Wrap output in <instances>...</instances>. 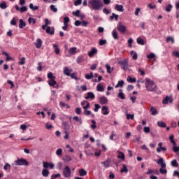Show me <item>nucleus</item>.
I'll return each mask as SVG.
<instances>
[{
	"label": "nucleus",
	"instance_id": "c756f323",
	"mask_svg": "<svg viewBox=\"0 0 179 179\" xmlns=\"http://www.w3.org/2000/svg\"><path fill=\"white\" fill-rule=\"evenodd\" d=\"M2 55H5L6 57V61H11V59H13V57L9 56V54L6 52H2Z\"/></svg>",
	"mask_w": 179,
	"mask_h": 179
},
{
	"label": "nucleus",
	"instance_id": "f704fd0d",
	"mask_svg": "<svg viewBox=\"0 0 179 179\" xmlns=\"http://www.w3.org/2000/svg\"><path fill=\"white\" fill-rule=\"evenodd\" d=\"M157 125H158V127H160L161 128H166V123H164L163 121H158Z\"/></svg>",
	"mask_w": 179,
	"mask_h": 179
},
{
	"label": "nucleus",
	"instance_id": "69168bd1",
	"mask_svg": "<svg viewBox=\"0 0 179 179\" xmlns=\"http://www.w3.org/2000/svg\"><path fill=\"white\" fill-rule=\"evenodd\" d=\"M135 117V115L134 114L131 115V114H127V120H134V117Z\"/></svg>",
	"mask_w": 179,
	"mask_h": 179
},
{
	"label": "nucleus",
	"instance_id": "dca6fc26",
	"mask_svg": "<svg viewBox=\"0 0 179 179\" xmlns=\"http://www.w3.org/2000/svg\"><path fill=\"white\" fill-rule=\"evenodd\" d=\"M115 10H117V12H124V6L122 5L117 4L115 6Z\"/></svg>",
	"mask_w": 179,
	"mask_h": 179
},
{
	"label": "nucleus",
	"instance_id": "a878e982",
	"mask_svg": "<svg viewBox=\"0 0 179 179\" xmlns=\"http://www.w3.org/2000/svg\"><path fill=\"white\" fill-rule=\"evenodd\" d=\"M152 115H156V114H158L157 109L155 107L152 106L150 110Z\"/></svg>",
	"mask_w": 179,
	"mask_h": 179
},
{
	"label": "nucleus",
	"instance_id": "b1692460",
	"mask_svg": "<svg viewBox=\"0 0 179 179\" xmlns=\"http://www.w3.org/2000/svg\"><path fill=\"white\" fill-rule=\"evenodd\" d=\"M118 156L117 158L118 159H121L122 160H125V155L124 154V152L118 151Z\"/></svg>",
	"mask_w": 179,
	"mask_h": 179
},
{
	"label": "nucleus",
	"instance_id": "f257e3e1",
	"mask_svg": "<svg viewBox=\"0 0 179 179\" xmlns=\"http://www.w3.org/2000/svg\"><path fill=\"white\" fill-rule=\"evenodd\" d=\"M103 6V1L101 0H90L88 1V8L94 10H101Z\"/></svg>",
	"mask_w": 179,
	"mask_h": 179
},
{
	"label": "nucleus",
	"instance_id": "864d4df0",
	"mask_svg": "<svg viewBox=\"0 0 179 179\" xmlns=\"http://www.w3.org/2000/svg\"><path fill=\"white\" fill-rule=\"evenodd\" d=\"M105 44H107V40L106 39L99 40V45H104Z\"/></svg>",
	"mask_w": 179,
	"mask_h": 179
},
{
	"label": "nucleus",
	"instance_id": "6e6552de",
	"mask_svg": "<svg viewBox=\"0 0 179 179\" xmlns=\"http://www.w3.org/2000/svg\"><path fill=\"white\" fill-rule=\"evenodd\" d=\"M118 64L121 65L124 71H127V69H128V61H127L126 59L119 61Z\"/></svg>",
	"mask_w": 179,
	"mask_h": 179
},
{
	"label": "nucleus",
	"instance_id": "09e8293b",
	"mask_svg": "<svg viewBox=\"0 0 179 179\" xmlns=\"http://www.w3.org/2000/svg\"><path fill=\"white\" fill-rule=\"evenodd\" d=\"M73 120L74 121H78V122H80V124H83L82 119H79V117H78V116H74L73 117Z\"/></svg>",
	"mask_w": 179,
	"mask_h": 179
},
{
	"label": "nucleus",
	"instance_id": "bb28decb",
	"mask_svg": "<svg viewBox=\"0 0 179 179\" xmlns=\"http://www.w3.org/2000/svg\"><path fill=\"white\" fill-rule=\"evenodd\" d=\"M45 31H46V33L48 34H50L51 36H54V29H52V31H51V27H47V28H46V30H45Z\"/></svg>",
	"mask_w": 179,
	"mask_h": 179
},
{
	"label": "nucleus",
	"instance_id": "aec40b11",
	"mask_svg": "<svg viewBox=\"0 0 179 179\" xmlns=\"http://www.w3.org/2000/svg\"><path fill=\"white\" fill-rule=\"evenodd\" d=\"M42 176L43 177H48L50 176V171L47 169H44L42 170Z\"/></svg>",
	"mask_w": 179,
	"mask_h": 179
},
{
	"label": "nucleus",
	"instance_id": "c85d7f7f",
	"mask_svg": "<svg viewBox=\"0 0 179 179\" xmlns=\"http://www.w3.org/2000/svg\"><path fill=\"white\" fill-rule=\"evenodd\" d=\"M106 68L108 73H111L114 71V68H111L109 64H106Z\"/></svg>",
	"mask_w": 179,
	"mask_h": 179
},
{
	"label": "nucleus",
	"instance_id": "f8f14e48",
	"mask_svg": "<svg viewBox=\"0 0 179 179\" xmlns=\"http://www.w3.org/2000/svg\"><path fill=\"white\" fill-rule=\"evenodd\" d=\"M101 110H102V114L103 115H108V114H110V110H108V107L103 106Z\"/></svg>",
	"mask_w": 179,
	"mask_h": 179
},
{
	"label": "nucleus",
	"instance_id": "9d476101",
	"mask_svg": "<svg viewBox=\"0 0 179 179\" xmlns=\"http://www.w3.org/2000/svg\"><path fill=\"white\" fill-rule=\"evenodd\" d=\"M169 103H173V98L171 96H166L163 99L162 103L163 104H169Z\"/></svg>",
	"mask_w": 179,
	"mask_h": 179
},
{
	"label": "nucleus",
	"instance_id": "bf43d9fd",
	"mask_svg": "<svg viewBox=\"0 0 179 179\" xmlns=\"http://www.w3.org/2000/svg\"><path fill=\"white\" fill-rule=\"evenodd\" d=\"M48 79H50V80H51V79H55V76H54L52 75V72H50L48 74Z\"/></svg>",
	"mask_w": 179,
	"mask_h": 179
},
{
	"label": "nucleus",
	"instance_id": "5fc2aeb1",
	"mask_svg": "<svg viewBox=\"0 0 179 179\" xmlns=\"http://www.w3.org/2000/svg\"><path fill=\"white\" fill-rule=\"evenodd\" d=\"M73 15H74V16H76L77 17H79V16H80V10H77L76 12L73 11Z\"/></svg>",
	"mask_w": 179,
	"mask_h": 179
},
{
	"label": "nucleus",
	"instance_id": "4d7b16f0",
	"mask_svg": "<svg viewBox=\"0 0 179 179\" xmlns=\"http://www.w3.org/2000/svg\"><path fill=\"white\" fill-rule=\"evenodd\" d=\"M20 12H21V13H23L24 12H27V7L26 6H22L20 8Z\"/></svg>",
	"mask_w": 179,
	"mask_h": 179
},
{
	"label": "nucleus",
	"instance_id": "4be33fe9",
	"mask_svg": "<svg viewBox=\"0 0 179 179\" xmlns=\"http://www.w3.org/2000/svg\"><path fill=\"white\" fill-rule=\"evenodd\" d=\"M166 43H171V44H174L176 43V40H174V37L173 36H168L166 40Z\"/></svg>",
	"mask_w": 179,
	"mask_h": 179
},
{
	"label": "nucleus",
	"instance_id": "ddd939ff",
	"mask_svg": "<svg viewBox=\"0 0 179 179\" xmlns=\"http://www.w3.org/2000/svg\"><path fill=\"white\" fill-rule=\"evenodd\" d=\"M71 72H73L72 69H69L68 67L64 69V73L66 75V76H69Z\"/></svg>",
	"mask_w": 179,
	"mask_h": 179
},
{
	"label": "nucleus",
	"instance_id": "6e6d98bb",
	"mask_svg": "<svg viewBox=\"0 0 179 179\" xmlns=\"http://www.w3.org/2000/svg\"><path fill=\"white\" fill-rule=\"evenodd\" d=\"M56 155L57 156H62V148L57 149L56 151Z\"/></svg>",
	"mask_w": 179,
	"mask_h": 179
},
{
	"label": "nucleus",
	"instance_id": "774afa93",
	"mask_svg": "<svg viewBox=\"0 0 179 179\" xmlns=\"http://www.w3.org/2000/svg\"><path fill=\"white\" fill-rule=\"evenodd\" d=\"M173 55L176 57V58H179V52L178 51H173L172 52Z\"/></svg>",
	"mask_w": 179,
	"mask_h": 179
},
{
	"label": "nucleus",
	"instance_id": "7c9ffc66",
	"mask_svg": "<svg viewBox=\"0 0 179 179\" xmlns=\"http://www.w3.org/2000/svg\"><path fill=\"white\" fill-rule=\"evenodd\" d=\"M96 90L97 92H104V87H103V85L98 84L96 86Z\"/></svg>",
	"mask_w": 179,
	"mask_h": 179
},
{
	"label": "nucleus",
	"instance_id": "cd10ccee",
	"mask_svg": "<svg viewBox=\"0 0 179 179\" xmlns=\"http://www.w3.org/2000/svg\"><path fill=\"white\" fill-rule=\"evenodd\" d=\"M127 80L129 83H135V82H136V78H132V77H131V76H129L127 78Z\"/></svg>",
	"mask_w": 179,
	"mask_h": 179
},
{
	"label": "nucleus",
	"instance_id": "1a4fd4ad",
	"mask_svg": "<svg viewBox=\"0 0 179 179\" xmlns=\"http://www.w3.org/2000/svg\"><path fill=\"white\" fill-rule=\"evenodd\" d=\"M96 54H97V49L96 48H92L91 51L88 52V57H90V58H92V57L96 55Z\"/></svg>",
	"mask_w": 179,
	"mask_h": 179
},
{
	"label": "nucleus",
	"instance_id": "8fccbe9b",
	"mask_svg": "<svg viewBox=\"0 0 179 179\" xmlns=\"http://www.w3.org/2000/svg\"><path fill=\"white\" fill-rule=\"evenodd\" d=\"M26 64V58L22 57L20 59V61L19 62V65H24Z\"/></svg>",
	"mask_w": 179,
	"mask_h": 179
},
{
	"label": "nucleus",
	"instance_id": "423d86ee",
	"mask_svg": "<svg viewBox=\"0 0 179 179\" xmlns=\"http://www.w3.org/2000/svg\"><path fill=\"white\" fill-rule=\"evenodd\" d=\"M43 167L46 169H50L51 170H52L55 167V165L53 163L43 162Z\"/></svg>",
	"mask_w": 179,
	"mask_h": 179
},
{
	"label": "nucleus",
	"instance_id": "c03bdc74",
	"mask_svg": "<svg viewBox=\"0 0 179 179\" xmlns=\"http://www.w3.org/2000/svg\"><path fill=\"white\" fill-rule=\"evenodd\" d=\"M29 8L31 9V10H38V6H33V3L29 4Z\"/></svg>",
	"mask_w": 179,
	"mask_h": 179
},
{
	"label": "nucleus",
	"instance_id": "0eeeda50",
	"mask_svg": "<svg viewBox=\"0 0 179 179\" xmlns=\"http://www.w3.org/2000/svg\"><path fill=\"white\" fill-rule=\"evenodd\" d=\"M71 168L69 166H66L63 170V174L66 178H69L71 177Z\"/></svg>",
	"mask_w": 179,
	"mask_h": 179
},
{
	"label": "nucleus",
	"instance_id": "de8ad7c7",
	"mask_svg": "<svg viewBox=\"0 0 179 179\" xmlns=\"http://www.w3.org/2000/svg\"><path fill=\"white\" fill-rule=\"evenodd\" d=\"M93 78V72H91L90 74H85V79L90 80Z\"/></svg>",
	"mask_w": 179,
	"mask_h": 179
},
{
	"label": "nucleus",
	"instance_id": "473e14b6",
	"mask_svg": "<svg viewBox=\"0 0 179 179\" xmlns=\"http://www.w3.org/2000/svg\"><path fill=\"white\" fill-rule=\"evenodd\" d=\"M137 43H138L140 45H145V41H143L142 38L138 37L137 38Z\"/></svg>",
	"mask_w": 179,
	"mask_h": 179
},
{
	"label": "nucleus",
	"instance_id": "e433bc0d",
	"mask_svg": "<svg viewBox=\"0 0 179 179\" xmlns=\"http://www.w3.org/2000/svg\"><path fill=\"white\" fill-rule=\"evenodd\" d=\"M120 173H128V168H127V165H122V168L120 170Z\"/></svg>",
	"mask_w": 179,
	"mask_h": 179
},
{
	"label": "nucleus",
	"instance_id": "603ef678",
	"mask_svg": "<svg viewBox=\"0 0 179 179\" xmlns=\"http://www.w3.org/2000/svg\"><path fill=\"white\" fill-rule=\"evenodd\" d=\"M28 22H29V24H31V23H33V24H35L36 20L34 18L29 17L28 19Z\"/></svg>",
	"mask_w": 179,
	"mask_h": 179
},
{
	"label": "nucleus",
	"instance_id": "4c0bfd02",
	"mask_svg": "<svg viewBox=\"0 0 179 179\" xmlns=\"http://www.w3.org/2000/svg\"><path fill=\"white\" fill-rule=\"evenodd\" d=\"M0 8H1V9H6V8H8V6L6 5V2H5V1L1 2Z\"/></svg>",
	"mask_w": 179,
	"mask_h": 179
},
{
	"label": "nucleus",
	"instance_id": "052dcab7",
	"mask_svg": "<svg viewBox=\"0 0 179 179\" xmlns=\"http://www.w3.org/2000/svg\"><path fill=\"white\" fill-rule=\"evenodd\" d=\"M173 150L175 153H177L179 152V147L178 146H176V145H173Z\"/></svg>",
	"mask_w": 179,
	"mask_h": 179
},
{
	"label": "nucleus",
	"instance_id": "79ce46f5",
	"mask_svg": "<svg viewBox=\"0 0 179 179\" xmlns=\"http://www.w3.org/2000/svg\"><path fill=\"white\" fill-rule=\"evenodd\" d=\"M171 164L173 167H178V162H177V159L171 161Z\"/></svg>",
	"mask_w": 179,
	"mask_h": 179
},
{
	"label": "nucleus",
	"instance_id": "c9c22d12",
	"mask_svg": "<svg viewBox=\"0 0 179 179\" xmlns=\"http://www.w3.org/2000/svg\"><path fill=\"white\" fill-rule=\"evenodd\" d=\"M53 48H55V54H59V48H58V44H53Z\"/></svg>",
	"mask_w": 179,
	"mask_h": 179
},
{
	"label": "nucleus",
	"instance_id": "393cba45",
	"mask_svg": "<svg viewBox=\"0 0 179 179\" xmlns=\"http://www.w3.org/2000/svg\"><path fill=\"white\" fill-rule=\"evenodd\" d=\"M118 97L121 99V100H125V94L122 93V90H119Z\"/></svg>",
	"mask_w": 179,
	"mask_h": 179
},
{
	"label": "nucleus",
	"instance_id": "a18cd8bd",
	"mask_svg": "<svg viewBox=\"0 0 179 179\" xmlns=\"http://www.w3.org/2000/svg\"><path fill=\"white\" fill-rule=\"evenodd\" d=\"M173 8V5L169 4L166 8L165 10L166 12H171V9Z\"/></svg>",
	"mask_w": 179,
	"mask_h": 179
},
{
	"label": "nucleus",
	"instance_id": "338daca9",
	"mask_svg": "<svg viewBox=\"0 0 179 179\" xmlns=\"http://www.w3.org/2000/svg\"><path fill=\"white\" fill-rule=\"evenodd\" d=\"M69 23V17H65L64 18V24H68Z\"/></svg>",
	"mask_w": 179,
	"mask_h": 179
},
{
	"label": "nucleus",
	"instance_id": "2eb2a0df",
	"mask_svg": "<svg viewBox=\"0 0 179 179\" xmlns=\"http://www.w3.org/2000/svg\"><path fill=\"white\" fill-rule=\"evenodd\" d=\"M41 45H43V41H41L40 38H38L35 43V46L37 48H41Z\"/></svg>",
	"mask_w": 179,
	"mask_h": 179
},
{
	"label": "nucleus",
	"instance_id": "e2e57ef3",
	"mask_svg": "<svg viewBox=\"0 0 179 179\" xmlns=\"http://www.w3.org/2000/svg\"><path fill=\"white\" fill-rule=\"evenodd\" d=\"M75 113L76 114H78V115H80V114L82 113V108H76Z\"/></svg>",
	"mask_w": 179,
	"mask_h": 179
},
{
	"label": "nucleus",
	"instance_id": "37998d69",
	"mask_svg": "<svg viewBox=\"0 0 179 179\" xmlns=\"http://www.w3.org/2000/svg\"><path fill=\"white\" fill-rule=\"evenodd\" d=\"M124 86V80L119 81L118 83L115 85V88L122 87Z\"/></svg>",
	"mask_w": 179,
	"mask_h": 179
},
{
	"label": "nucleus",
	"instance_id": "13d9d810",
	"mask_svg": "<svg viewBox=\"0 0 179 179\" xmlns=\"http://www.w3.org/2000/svg\"><path fill=\"white\" fill-rule=\"evenodd\" d=\"M94 111H95V113H97V111H99V108H101V106H100L99 104L95 103L94 105Z\"/></svg>",
	"mask_w": 179,
	"mask_h": 179
},
{
	"label": "nucleus",
	"instance_id": "7ed1b4c3",
	"mask_svg": "<svg viewBox=\"0 0 179 179\" xmlns=\"http://www.w3.org/2000/svg\"><path fill=\"white\" fill-rule=\"evenodd\" d=\"M157 164H160L161 168L159 169V173L161 174H167V170L166 169V163H164V159L160 157L159 160L157 161Z\"/></svg>",
	"mask_w": 179,
	"mask_h": 179
},
{
	"label": "nucleus",
	"instance_id": "72a5a7b5",
	"mask_svg": "<svg viewBox=\"0 0 179 179\" xmlns=\"http://www.w3.org/2000/svg\"><path fill=\"white\" fill-rule=\"evenodd\" d=\"M83 61H85V57H83V56H79L76 59L77 64H82Z\"/></svg>",
	"mask_w": 179,
	"mask_h": 179
},
{
	"label": "nucleus",
	"instance_id": "5701e85b",
	"mask_svg": "<svg viewBox=\"0 0 179 179\" xmlns=\"http://www.w3.org/2000/svg\"><path fill=\"white\" fill-rule=\"evenodd\" d=\"M118 17H119V15H117V14L113 13H112V15H110V16L109 17V19H110V20H114V19H115V20L117 21V20H118Z\"/></svg>",
	"mask_w": 179,
	"mask_h": 179
},
{
	"label": "nucleus",
	"instance_id": "9b49d317",
	"mask_svg": "<svg viewBox=\"0 0 179 179\" xmlns=\"http://www.w3.org/2000/svg\"><path fill=\"white\" fill-rule=\"evenodd\" d=\"M49 86H51L52 87H58V85H57V81H55V79H51L48 81Z\"/></svg>",
	"mask_w": 179,
	"mask_h": 179
},
{
	"label": "nucleus",
	"instance_id": "a211bd4d",
	"mask_svg": "<svg viewBox=\"0 0 179 179\" xmlns=\"http://www.w3.org/2000/svg\"><path fill=\"white\" fill-rule=\"evenodd\" d=\"M99 101L101 104H107L108 99H107L106 96H101L99 98Z\"/></svg>",
	"mask_w": 179,
	"mask_h": 179
},
{
	"label": "nucleus",
	"instance_id": "ea45409f",
	"mask_svg": "<svg viewBox=\"0 0 179 179\" xmlns=\"http://www.w3.org/2000/svg\"><path fill=\"white\" fill-rule=\"evenodd\" d=\"M162 150L163 152H166L167 150V148L166 147H161V148H157V153H160V152H162Z\"/></svg>",
	"mask_w": 179,
	"mask_h": 179
},
{
	"label": "nucleus",
	"instance_id": "f03ea898",
	"mask_svg": "<svg viewBox=\"0 0 179 179\" xmlns=\"http://www.w3.org/2000/svg\"><path fill=\"white\" fill-rule=\"evenodd\" d=\"M145 86L148 92H156V89H157V85L149 78H145Z\"/></svg>",
	"mask_w": 179,
	"mask_h": 179
},
{
	"label": "nucleus",
	"instance_id": "2f4dec72",
	"mask_svg": "<svg viewBox=\"0 0 179 179\" xmlns=\"http://www.w3.org/2000/svg\"><path fill=\"white\" fill-rule=\"evenodd\" d=\"M26 27V22L23 21V20L20 19V24H19V28L20 29H23V27Z\"/></svg>",
	"mask_w": 179,
	"mask_h": 179
},
{
	"label": "nucleus",
	"instance_id": "6ab92c4d",
	"mask_svg": "<svg viewBox=\"0 0 179 179\" xmlns=\"http://www.w3.org/2000/svg\"><path fill=\"white\" fill-rule=\"evenodd\" d=\"M112 36L113 37L114 40H118V32L116 29L113 30Z\"/></svg>",
	"mask_w": 179,
	"mask_h": 179
},
{
	"label": "nucleus",
	"instance_id": "39448f33",
	"mask_svg": "<svg viewBox=\"0 0 179 179\" xmlns=\"http://www.w3.org/2000/svg\"><path fill=\"white\" fill-rule=\"evenodd\" d=\"M15 163L17 166H29V162L24 158L15 160Z\"/></svg>",
	"mask_w": 179,
	"mask_h": 179
},
{
	"label": "nucleus",
	"instance_id": "412c9836",
	"mask_svg": "<svg viewBox=\"0 0 179 179\" xmlns=\"http://www.w3.org/2000/svg\"><path fill=\"white\" fill-rule=\"evenodd\" d=\"M78 173H79V175L80 176V177H83L85 176H87V171H86L83 169H80Z\"/></svg>",
	"mask_w": 179,
	"mask_h": 179
},
{
	"label": "nucleus",
	"instance_id": "680f3d73",
	"mask_svg": "<svg viewBox=\"0 0 179 179\" xmlns=\"http://www.w3.org/2000/svg\"><path fill=\"white\" fill-rule=\"evenodd\" d=\"M92 124L91 125V128H92V129H96V128H97V125H96V122L94 120H92Z\"/></svg>",
	"mask_w": 179,
	"mask_h": 179
},
{
	"label": "nucleus",
	"instance_id": "0e129e2a",
	"mask_svg": "<svg viewBox=\"0 0 179 179\" xmlns=\"http://www.w3.org/2000/svg\"><path fill=\"white\" fill-rule=\"evenodd\" d=\"M75 6H79V5H82V0H76L74 2Z\"/></svg>",
	"mask_w": 179,
	"mask_h": 179
},
{
	"label": "nucleus",
	"instance_id": "3c124183",
	"mask_svg": "<svg viewBox=\"0 0 179 179\" xmlns=\"http://www.w3.org/2000/svg\"><path fill=\"white\" fill-rule=\"evenodd\" d=\"M156 57V55H155V53H150L148 55H147V58H148V59H153V58H155Z\"/></svg>",
	"mask_w": 179,
	"mask_h": 179
},
{
	"label": "nucleus",
	"instance_id": "f3484780",
	"mask_svg": "<svg viewBox=\"0 0 179 179\" xmlns=\"http://www.w3.org/2000/svg\"><path fill=\"white\" fill-rule=\"evenodd\" d=\"M76 47H73V48H71L69 49V54H70V55H75V54H76Z\"/></svg>",
	"mask_w": 179,
	"mask_h": 179
},
{
	"label": "nucleus",
	"instance_id": "49530a36",
	"mask_svg": "<svg viewBox=\"0 0 179 179\" xmlns=\"http://www.w3.org/2000/svg\"><path fill=\"white\" fill-rule=\"evenodd\" d=\"M50 10L54 12L55 13L58 12V8H57L53 4L50 5Z\"/></svg>",
	"mask_w": 179,
	"mask_h": 179
},
{
	"label": "nucleus",
	"instance_id": "20e7f679",
	"mask_svg": "<svg viewBox=\"0 0 179 179\" xmlns=\"http://www.w3.org/2000/svg\"><path fill=\"white\" fill-rule=\"evenodd\" d=\"M117 29L120 33L122 34H125L127 33V27L122 24V22H119L117 25Z\"/></svg>",
	"mask_w": 179,
	"mask_h": 179
},
{
	"label": "nucleus",
	"instance_id": "a19ab883",
	"mask_svg": "<svg viewBox=\"0 0 179 179\" xmlns=\"http://www.w3.org/2000/svg\"><path fill=\"white\" fill-rule=\"evenodd\" d=\"M131 55H132V58L134 59H138V54L135 52L134 50L130 52Z\"/></svg>",
	"mask_w": 179,
	"mask_h": 179
},
{
	"label": "nucleus",
	"instance_id": "4468645a",
	"mask_svg": "<svg viewBox=\"0 0 179 179\" xmlns=\"http://www.w3.org/2000/svg\"><path fill=\"white\" fill-rule=\"evenodd\" d=\"M95 97L96 96L93 92H87V95L85 96V99L89 100V99H92V100H94Z\"/></svg>",
	"mask_w": 179,
	"mask_h": 179
},
{
	"label": "nucleus",
	"instance_id": "58836bf2",
	"mask_svg": "<svg viewBox=\"0 0 179 179\" xmlns=\"http://www.w3.org/2000/svg\"><path fill=\"white\" fill-rule=\"evenodd\" d=\"M63 160L64 162H72V157H71V156L69 155H66L63 159Z\"/></svg>",
	"mask_w": 179,
	"mask_h": 179
}]
</instances>
